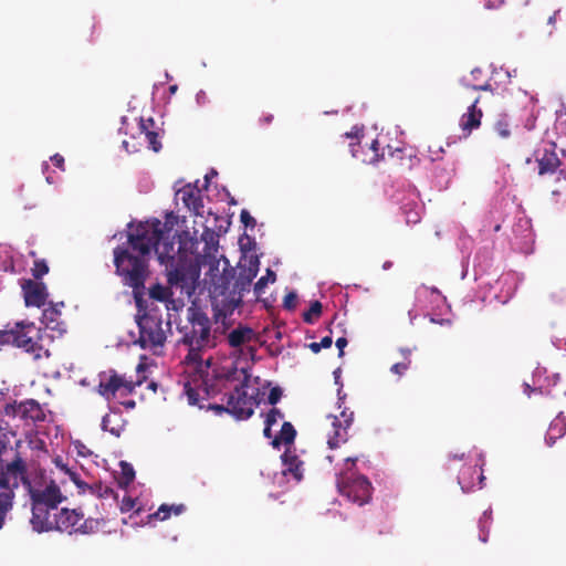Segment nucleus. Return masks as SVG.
<instances>
[{
	"instance_id": "nucleus-1",
	"label": "nucleus",
	"mask_w": 566,
	"mask_h": 566,
	"mask_svg": "<svg viewBox=\"0 0 566 566\" xmlns=\"http://www.w3.org/2000/svg\"><path fill=\"white\" fill-rule=\"evenodd\" d=\"M179 333L180 344L188 349L184 358L188 374L184 390L190 405H198L201 392L211 398L229 382L238 380L239 370L234 364L223 366L211 356L203 357L208 349L217 346V337L211 333L210 318L199 306L188 307L187 322L179 327Z\"/></svg>"
},
{
	"instance_id": "nucleus-2",
	"label": "nucleus",
	"mask_w": 566,
	"mask_h": 566,
	"mask_svg": "<svg viewBox=\"0 0 566 566\" xmlns=\"http://www.w3.org/2000/svg\"><path fill=\"white\" fill-rule=\"evenodd\" d=\"M160 220L140 222L128 233L127 245L114 249V265L122 283L133 290L136 307L145 303V282L150 271L148 258L159 238Z\"/></svg>"
},
{
	"instance_id": "nucleus-3",
	"label": "nucleus",
	"mask_w": 566,
	"mask_h": 566,
	"mask_svg": "<svg viewBox=\"0 0 566 566\" xmlns=\"http://www.w3.org/2000/svg\"><path fill=\"white\" fill-rule=\"evenodd\" d=\"M23 468V473L17 474L14 479L10 478L11 481L9 480V483L11 484H9V490L0 489V530L3 528L7 516L13 509L15 491L19 489L20 483L28 490L32 505H46L51 509H57L59 504L65 500V496L54 481H50L43 490L33 488L28 475V464L24 459Z\"/></svg>"
},
{
	"instance_id": "nucleus-4",
	"label": "nucleus",
	"mask_w": 566,
	"mask_h": 566,
	"mask_svg": "<svg viewBox=\"0 0 566 566\" xmlns=\"http://www.w3.org/2000/svg\"><path fill=\"white\" fill-rule=\"evenodd\" d=\"M169 310V305L165 306L166 318H164L163 310L154 303L146 305L145 302L142 308L137 307L136 323L139 337L136 343L143 349L156 354L164 347L168 335L172 332Z\"/></svg>"
},
{
	"instance_id": "nucleus-5",
	"label": "nucleus",
	"mask_w": 566,
	"mask_h": 566,
	"mask_svg": "<svg viewBox=\"0 0 566 566\" xmlns=\"http://www.w3.org/2000/svg\"><path fill=\"white\" fill-rule=\"evenodd\" d=\"M40 332L41 329L32 322H18L13 328L0 331V344L22 348L32 355L34 360L49 358L51 354L40 343Z\"/></svg>"
},
{
	"instance_id": "nucleus-6",
	"label": "nucleus",
	"mask_w": 566,
	"mask_h": 566,
	"mask_svg": "<svg viewBox=\"0 0 566 566\" xmlns=\"http://www.w3.org/2000/svg\"><path fill=\"white\" fill-rule=\"evenodd\" d=\"M356 462L357 458H346V469L337 474L336 485L343 496L358 505H364L371 497L373 486L366 476L352 471Z\"/></svg>"
},
{
	"instance_id": "nucleus-7",
	"label": "nucleus",
	"mask_w": 566,
	"mask_h": 566,
	"mask_svg": "<svg viewBox=\"0 0 566 566\" xmlns=\"http://www.w3.org/2000/svg\"><path fill=\"white\" fill-rule=\"evenodd\" d=\"M106 521L104 517H86L78 510L62 509L56 513L55 531L66 532L69 534H94L98 532Z\"/></svg>"
},
{
	"instance_id": "nucleus-8",
	"label": "nucleus",
	"mask_w": 566,
	"mask_h": 566,
	"mask_svg": "<svg viewBox=\"0 0 566 566\" xmlns=\"http://www.w3.org/2000/svg\"><path fill=\"white\" fill-rule=\"evenodd\" d=\"M3 413L11 420H15L20 427H30L45 420V413L41 405L34 399L13 401L6 403Z\"/></svg>"
},
{
	"instance_id": "nucleus-9",
	"label": "nucleus",
	"mask_w": 566,
	"mask_h": 566,
	"mask_svg": "<svg viewBox=\"0 0 566 566\" xmlns=\"http://www.w3.org/2000/svg\"><path fill=\"white\" fill-rule=\"evenodd\" d=\"M245 374L244 369H241ZM248 376L244 375V380L234 387V390L228 395L227 398V412L237 419H248L253 415L252 399L247 395L244 387L247 386Z\"/></svg>"
},
{
	"instance_id": "nucleus-10",
	"label": "nucleus",
	"mask_w": 566,
	"mask_h": 566,
	"mask_svg": "<svg viewBox=\"0 0 566 566\" xmlns=\"http://www.w3.org/2000/svg\"><path fill=\"white\" fill-rule=\"evenodd\" d=\"M134 389L135 385L132 381L116 373H112L107 378H102L97 386V392L108 401L117 395L128 396L133 394Z\"/></svg>"
},
{
	"instance_id": "nucleus-11",
	"label": "nucleus",
	"mask_w": 566,
	"mask_h": 566,
	"mask_svg": "<svg viewBox=\"0 0 566 566\" xmlns=\"http://www.w3.org/2000/svg\"><path fill=\"white\" fill-rule=\"evenodd\" d=\"M332 429L327 432V443L331 449L339 447L348 440V429L354 420V412L343 410L340 417L329 416Z\"/></svg>"
},
{
	"instance_id": "nucleus-12",
	"label": "nucleus",
	"mask_w": 566,
	"mask_h": 566,
	"mask_svg": "<svg viewBox=\"0 0 566 566\" xmlns=\"http://www.w3.org/2000/svg\"><path fill=\"white\" fill-rule=\"evenodd\" d=\"M57 509H51L46 505H32V517L30 523L38 533L54 531L56 526Z\"/></svg>"
},
{
	"instance_id": "nucleus-13",
	"label": "nucleus",
	"mask_w": 566,
	"mask_h": 566,
	"mask_svg": "<svg viewBox=\"0 0 566 566\" xmlns=\"http://www.w3.org/2000/svg\"><path fill=\"white\" fill-rule=\"evenodd\" d=\"M22 292L27 306L41 307L45 305L49 294L44 283L27 280L22 284Z\"/></svg>"
},
{
	"instance_id": "nucleus-14",
	"label": "nucleus",
	"mask_w": 566,
	"mask_h": 566,
	"mask_svg": "<svg viewBox=\"0 0 566 566\" xmlns=\"http://www.w3.org/2000/svg\"><path fill=\"white\" fill-rule=\"evenodd\" d=\"M24 472L23 458L19 452L15 453L14 458L10 462H4L0 458V489L9 490L10 478H15L17 474Z\"/></svg>"
},
{
	"instance_id": "nucleus-15",
	"label": "nucleus",
	"mask_w": 566,
	"mask_h": 566,
	"mask_svg": "<svg viewBox=\"0 0 566 566\" xmlns=\"http://www.w3.org/2000/svg\"><path fill=\"white\" fill-rule=\"evenodd\" d=\"M198 276V271L192 268H186L178 265L174 270H170L167 274V280L170 285L186 287L192 284Z\"/></svg>"
},
{
	"instance_id": "nucleus-16",
	"label": "nucleus",
	"mask_w": 566,
	"mask_h": 566,
	"mask_svg": "<svg viewBox=\"0 0 566 566\" xmlns=\"http://www.w3.org/2000/svg\"><path fill=\"white\" fill-rule=\"evenodd\" d=\"M64 307V303H50L42 313V323L46 328L57 331L60 333L65 331V324L61 321V308Z\"/></svg>"
},
{
	"instance_id": "nucleus-17",
	"label": "nucleus",
	"mask_w": 566,
	"mask_h": 566,
	"mask_svg": "<svg viewBox=\"0 0 566 566\" xmlns=\"http://www.w3.org/2000/svg\"><path fill=\"white\" fill-rule=\"evenodd\" d=\"M479 101L480 98L476 97L468 107L467 113H464L460 118V127L467 136L470 135L473 129L479 128L481 125L483 113L481 108L478 107Z\"/></svg>"
},
{
	"instance_id": "nucleus-18",
	"label": "nucleus",
	"mask_w": 566,
	"mask_h": 566,
	"mask_svg": "<svg viewBox=\"0 0 566 566\" xmlns=\"http://www.w3.org/2000/svg\"><path fill=\"white\" fill-rule=\"evenodd\" d=\"M177 196L180 197L184 205L195 214L201 216L203 208L200 190L191 185H186L178 190Z\"/></svg>"
},
{
	"instance_id": "nucleus-19",
	"label": "nucleus",
	"mask_w": 566,
	"mask_h": 566,
	"mask_svg": "<svg viewBox=\"0 0 566 566\" xmlns=\"http://www.w3.org/2000/svg\"><path fill=\"white\" fill-rule=\"evenodd\" d=\"M259 271V260L258 259H251L249 261L248 268H240L239 275L235 279L233 289L234 291H238L239 294H241L244 291H248L252 280L256 276Z\"/></svg>"
},
{
	"instance_id": "nucleus-20",
	"label": "nucleus",
	"mask_w": 566,
	"mask_h": 566,
	"mask_svg": "<svg viewBox=\"0 0 566 566\" xmlns=\"http://www.w3.org/2000/svg\"><path fill=\"white\" fill-rule=\"evenodd\" d=\"M138 127L140 134L145 136V139L148 143V147L156 153L159 151L161 149V143L158 138V133L155 130V120L151 117L146 119L142 117Z\"/></svg>"
},
{
	"instance_id": "nucleus-21",
	"label": "nucleus",
	"mask_w": 566,
	"mask_h": 566,
	"mask_svg": "<svg viewBox=\"0 0 566 566\" xmlns=\"http://www.w3.org/2000/svg\"><path fill=\"white\" fill-rule=\"evenodd\" d=\"M554 148L555 144H552L551 149H545L543 155L537 158L538 174L541 176L554 174L560 166V160Z\"/></svg>"
},
{
	"instance_id": "nucleus-22",
	"label": "nucleus",
	"mask_w": 566,
	"mask_h": 566,
	"mask_svg": "<svg viewBox=\"0 0 566 566\" xmlns=\"http://www.w3.org/2000/svg\"><path fill=\"white\" fill-rule=\"evenodd\" d=\"M281 458L284 465L283 473L292 474L293 478L300 482L303 479V461H301L290 449H286Z\"/></svg>"
},
{
	"instance_id": "nucleus-23",
	"label": "nucleus",
	"mask_w": 566,
	"mask_h": 566,
	"mask_svg": "<svg viewBox=\"0 0 566 566\" xmlns=\"http://www.w3.org/2000/svg\"><path fill=\"white\" fill-rule=\"evenodd\" d=\"M254 337L255 333L251 327L239 325L228 334L227 339L231 347L239 348L252 342Z\"/></svg>"
},
{
	"instance_id": "nucleus-24",
	"label": "nucleus",
	"mask_w": 566,
	"mask_h": 566,
	"mask_svg": "<svg viewBox=\"0 0 566 566\" xmlns=\"http://www.w3.org/2000/svg\"><path fill=\"white\" fill-rule=\"evenodd\" d=\"M566 433V416L559 412L551 422L545 440L548 446H553L555 441Z\"/></svg>"
},
{
	"instance_id": "nucleus-25",
	"label": "nucleus",
	"mask_w": 566,
	"mask_h": 566,
	"mask_svg": "<svg viewBox=\"0 0 566 566\" xmlns=\"http://www.w3.org/2000/svg\"><path fill=\"white\" fill-rule=\"evenodd\" d=\"M101 426L104 431H107L115 437H119L124 430L119 410L111 409V413L103 417Z\"/></svg>"
},
{
	"instance_id": "nucleus-26",
	"label": "nucleus",
	"mask_w": 566,
	"mask_h": 566,
	"mask_svg": "<svg viewBox=\"0 0 566 566\" xmlns=\"http://www.w3.org/2000/svg\"><path fill=\"white\" fill-rule=\"evenodd\" d=\"M164 231L163 223L159 226V238L156 244L151 245V250H155L158 255V260L164 263L166 259H172L171 253L174 252V242L163 241Z\"/></svg>"
},
{
	"instance_id": "nucleus-27",
	"label": "nucleus",
	"mask_w": 566,
	"mask_h": 566,
	"mask_svg": "<svg viewBox=\"0 0 566 566\" xmlns=\"http://www.w3.org/2000/svg\"><path fill=\"white\" fill-rule=\"evenodd\" d=\"M296 437V430L291 422H283L280 433L272 440V446L279 449L282 443L292 444Z\"/></svg>"
},
{
	"instance_id": "nucleus-28",
	"label": "nucleus",
	"mask_w": 566,
	"mask_h": 566,
	"mask_svg": "<svg viewBox=\"0 0 566 566\" xmlns=\"http://www.w3.org/2000/svg\"><path fill=\"white\" fill-rule=\"evenodd\" d=\"M149 297L154 301H159L168 304H174L172 292L169 287L164 286L160 283H156L149 287L148 291Z\"/></svg>"
},
{
	"instance_id": "nucleus-29",
	"label": "nucleus",
	"mask_w": 566,
	"mask_h": 566,
	"mask_svg": "<svg viewBox=\"0 0 566 566\" xmlns=\"http://www.w3.org/2000/svg\"><path fill=\"white\" fill-rule=\"evenodd\" d=\"M88 491L91 494L95 495L98 500L113 497L116 499V495L108 485H104L101 482L94 483L92 485L84 486V492Z\"/></svg>"
},
{
	"instance_id": "nucleus-30",
	"label": "nucleus",
	"mask_w": 566,
	"mask_h": 566,
	"mask_svg": "<svg viewBox=\"0 0 566 566\" xmlns=\"http://www.w3.org/2000/svg\"><path fill=\"white\" fill-rule=\"evenodd\" d=\"M401 209L406 217V222L408 224H416L420 221L421 207L418 202L412 201V202L405 203Z\"/></svg>"
},
{
	"instance_id": "nucleus-31",
	"label": "nucleus",
	"mask_w": 566,
	"mask_h": 566,
	"mask_svg": "<svg viewBox=\"0 0 566 566\" xmlns=\"http://www.w3.org/2000/svg\"><path fill=\"white\" fill-rule=\"evenodd\" d=\"M400 352L403 356V361L396 363L390 367V371L398 376H402L409 369L411 364V360L409 358L411 350L408 348H402L400 349Z\"/></svg>"
},
{
	"instance_id": "nucleus-32",
	"label": "nucleus",
	"mask_w": 566,
	"mask_h": 566,
	"mask_svg": "<svg viewBox=\"0 0 566 566\" xmlns=\"http://www.w3.org/2000/svg\"><path fill=\"white\" fill-rule=\"evenodd\" d=\"M322 310L323 306L319 301L312 302L308 311L303 314V321L307 324H313L321 316Z\"/></svg>"
},
{
	"instance_id": "nucleus-33",
	"label": "nucleus",
	"mask_w": 566,
	"mask_h": 566,
	"mask_svg": "<svg viewBox=\"0 0 566 566\" xmlns=\"http://www.w3.org/2000/svg\"><path fill=\"white\" fill-rule=\"evenodd\" d=\"M275 280H276L275 272L272 271L271 269H268L266 274L264 276H261L254 284V293L256 295H261L264 292V289L266 287L268 283L269 282L273 283V282H275Z\"/></svg>"
},
{
	"instance_id": "nucleus-34",
	"label": "nucleus",
	"mask_w": 566,
	"mask_h": 566,
	"mask_svg": "<svg viewBox=\"0 0 566 566\" xmlns=\"http://www.w3.org/2000/svg\"><path fill=\"white\" fill-rule=\"evenodd\" d=\"M55 463L62 471H64L70 476L74 484L80 489V492H84V486H87V484L80 479V475L76 472L70 470L65 464L61 463L60 459H56Z\"/></svg>"
},
{
	"instance_id": "nucleus-35",
	"label": "nucleus",
	"mask_w": 566,
	"mask_h": 566,
	"mask_svg": "<svg viewBox=\"0 0 566 566\" xmlns=\"http://www.w3.org/2000/svg\"><path fill=\"white\" fill-rule=\"evenodd\" d=\"M122 468V476L119 484L128 485L130 484L135 479V471L133 467L127 462H120Z\"/></svg>"
},
{
	"instance_id": "nucleus-36",
	"label": "nucleus",
	"mask_w": 566,
	"mask_h": 566,
	"mask_svg": "<svg viewBox=\"0 0 566 566\" xmlns=\"http://www.w3.org/2000/svg\"><path fill=\"white\" fill-rule=\"evenodd\" d=\"M49 272V266L45 260H35L32 268V275L34 279L40 280Z\"/></svg>"
},
{
	"instance_id": "nucleus-37",
	"label": "nucleus",
	"mask_w": 566,
	"mask_h": 566,
	"mask_svg": "<svg viewBox=\"0 0 566 566\" xmlns=\"http://www.w3.org/2000/svg\"><path fill=\"white\" fill-rule=\"evenodd\" d=\"M171 511H172V506L171 505L161 504L159 506V509L157 510V512H155L154 514H149L148 515V518L149 520L157 518V520H160V521H165V520H167L170 516Z\"/></svg>"
},
{
	"instance_id": "nucleus-38",
	"label": "nucleus",
	"mask_w": 566,
	"mask_h": 566,
	"mask_svg": "<svg viewBox=\"0 0 566 566\" xmlns=\"http://www.w3.org/2000/svg\"><path fill=\"white\" fill-rule=\"evenodd\" d=\"M494 130L501 138H509L511 136L510 124L506 120H497L494 125Z\"/></svg>"
},
{
	"instance_id": "nucleus-39",
	"label": "nucleus",
	"mask_w": 566,
	"mask_h": 566,
	"mask_svg": "<svg viewBox=\"0 0 566 566\" xmlns=\"http://www.w3.org/2000/svg\"><path fill=\"white\" fill-rule=\"evenodd\" d=\"M217 234L214 231L210 229H206L201 235L202 240L206 242V245L210 249V247H213L218 243Z\"/></svg>"
},
{
	"instance_id": "nucleus-40",
	"label": "nucleus",
	"mask_w": 566,
	"mask_h": 566,
	"mask_svg": "<svg viewBox=\"0 0 566 566\" xmlns=\"http://www.w3.org/2000/svg\"><path fill=\"white\" fill-rule=\"evenodd\" d=\"M297 295L295 292H290L284 296L283 306L285 310L292 311L296 307Z\"/></svg>"
},
{
	"instance_id": "nucleus-41",
	"label": "nucleus",
	"mask_w": 566,
	"mask_h": 566,
	"mask_svg": "<svg viewBox=\"0 0 566 566\" xmlns=\"http://www.w3.org/2000/svg\"><path fill=\"white\" fill-rule=\"evenodd\" d=\"M283 418V413L277 408H272L268 413L265 418V423L270 426H274L279 419Z\"/></svg>"
},
{
	"instance_id": "nucleus-42",
	"label": "nucleus",
	"mask_w": 566,
	"mask_h": 566,
	"mask_svg": "<svg viewBox=\"0 0 566 566\" xmlns=\"http://www.w3.org/2000/svg\"><path fill=\"white\" fill-rule=\"evenodd\" d=\"M282 389L280 387H273L271 388L269 395H268V402L272 406L276 405L281 397H282Z\"/></svg>"
},
{
	"instance_id": "nucleus-43",
	"label": "nucleus",
	"mask_w": 566,
	"mask_h": 566,
	"mask_svg": "<svg viewBox=\"0 0 566 566\" xmlns=\"http://www.w3.org/2000/svg\"><path fill=\"white\" fill-rule=\"evenodd\" d=\"M240 221L247 227V228H254L256 224L255 219L250 214V212L245 209H243L240 213Z\"/></svg>"
},
{
	"instance_id": "nucleus-44",
	"label": "nucleus",
	"mask_w": 566,
	"mask_h": 566,
	"mask_svg": "<svg viewBox=\"0 0 566 566\" xmlns=\"http://www.w3.org/2000/svg\"><path fill=\"white\" fill-rule=\"evenodd\" d=\"M370 149L373 150L374 155L369 158L368 161L370 164L378 163L380 159V155H379V142L377 139L371 142Z\"/></svg>"
},
{
	"instance_id": "nucleus-45",
	"label": "nucleus",
	"mask_w": 566,
	"mask_h": 566,
	"mask_svg": "<svg viewBox=\"0 0 566 566\" xmlns=\"http://www.w3.org/2000/svg\"><path fill=\"white\" fill-rule=\"evenodd\" d=\"M135 504L136 501L134 499H132L130 496H125L120 503V511L123 513L129 512L130 510L134 509Z\"/></svg>"
},
{
	"instance_id": "nucleus-46",
	"label": "nucleus",
	"mask_w": 566,
	"mask_h": 566,
	"mask_svg": "<svg viewBox=\"0 0 566 566\" xmlns=\"http://www.w3.org/2000/svg\"><path fill=\"white\" fill-rule=\"evenodd\" d=\"M51 161L53 163V165L57 168H60L61 170H64V157L60 154H55L51 157Z\"/></svg>"
},
{
	"instance_id": "nucleus-47",
	"label": "nucleus",
	"mask_w": 566,
	"mask_h": 566,
	"mask_svg": "<svg viewBox=\"0 0 566 566\" xmlns=\"http://www.w3.org/2000/svg\"><path fill=\"white\" fill-rule=\"evenodd\" d=\"M467 88H471L474 91H492V86L490 83H484L482 85H471V84H464Z\"/></svg>"
},
{
	"instance_id": "nucleus-48",
	"label": "nucleus",
	"mask_w": 566,
	"mask_h": 566,
	"mask_svg": "<svg viewBox=\"0 0 566 566\" xmlns=\"http://www.w3.org/2000/svg\"><path fill=\"white\" fill-rule=\"evenodd\" d=\"M348 342L345 337H339L336 339V347L339 349V357L344 355V348L347 346Z\"/></svg>"
},
{
	"instance_id": "nucleus-49",
	"label": "nucleus",
	"mask_w": 566,
	"mask_h": 566,
	"mask_svg": "<svg viewBox=\"0 0 566 566\" xmlns=\"http://www.w3.org/2000/svg\"><path fill=\"white\" fill-rule=\"evenodd\" d=\"M333 344V339L331 336H325L321 339L319 345L322 348H329Z\"/></svg>"
},
{
	"instance_id": "nucleus-50",
	"label": "nucleus",
	"mask_w": 566,
	"mask_h": 566,
	"mask_svg": "<svg viewBox=\"0 0 566 566\" xmlns=\"http://www.w3.org/2000/svg\"><path fill=\"white\" fill-rule=\"evenodd\" d=\"M171 506H172L171 513H174L175 515H179L186 510V506L184 504L171 505Z\"/></svg>"
},
{
	"instance_id": "nucleus-51",
	"label": "nucleus",
	"mask_w": 566,
	"mask_h": 566,
	"mask_svg": "<svg viewBox=\"0 0 566 566\" xmlns=\"http://www.w3.org/2000/svg\"><path fill=\"white\" fill-rule=\"evenodd\" d=\"M126 409H134L136 407V401L133 399L124 400L120 402Z\"/></svg>"
},
{
	"instance_id": "nucleus-52",
	"label": "nucleus",
	"mask_w": 566,
	"mask_h": 566,
	"mask_svg": "<svg viewBox=\"0 0 566 566\" xmlns=\"http://www.w3.org/2000/svg\"><path fill=\"white\" fill-rule=\"evenodd\" d=\"M308 348L314 353V354H317L319 353V350L322 349L319 343H311L308 345Z\"/></svg>"
},
{
	"instance_id": "nucleus-53",
	"label": "nucleus",
	"mask_w": 566,
	"mask_h": 566,
	"mask_svg": "<svg viewBox=\"0 0 566 566\" xmlns=\"http://www.w3.org/2000/svg\"><path fill=\"white\" fill-rule=\"evenodd\" d=\"M211 409L218 411V412H222V411H226V408H227V403L226 405H212L210 406Z\"/></svg>"
},
{
	"instance_id": "nucleus-54",
	"label": "nucleus",
	"mask_w": 566,
	"mask_h": 566,
	"mask_svg": "<svg viewBox=\"0 0 566 566\" xmlns=\"http://www.w3.org/2000/svg\"><path fill=\"white\" fill-rule=\"evenodd\" d=\"M271 428H272V426L265 423V427H264V430H263V434H264L265 438H271L272 437Z\"/></svg>"
},
{
	"instance_id": "nucleus-55",
	"label": "nucleus",
	"mask_w": 566,
	"mask_h": 566,
	"mask_svg": "<svg viewBox=\"0 0 566 566\" xmlns=\"http://www.w3.org/2000/svg\"><path fill=\"white\" fill-rule=\"evenodd\" d=\"M213 176H217V171L213 170V169L211 170L210 174L206 175V177H205V179H206V188L208 187V182H209L210 177H213Z\"/></svg>"
},
{
	"instance_id": "nucleus-56",
	"label": "nucleus",
	"mask_w": 566,
	"mask_h": 566,
	"mask_svg": "<svg viewBox=\"0 0 566 566\" xmlns=\"http://www.w3.org/2000/svg\"><path fill=\"white\" fill-rule=\"evenodd\" d=\"M485 7H486L488 9H494V8H496V7H497V4H495V3H493V2H491V1H489V0H488V1H486V3H485Z\"/></svg>"
},
{
	"instance_id": "nucleus-57",
	"label": "nucleus",
	"mask_w": 566,
	"mask_h": 566,
	"mask_svg": "<svg viewBox=\"0 0 566 566\" xmlns=\"http://www.w3.org/2000/svg\"><path fill=\"white\" fill-rule=\"evenodd\" d=\"M344 137H345V138H356V137H357V135H356V134H354V133H345V134H344Z\"/></svg>"
},
{
	"instance_id": "nucleus-58",
	"label": "nucleus",
	"mask_w": 566,
	"mask_h": 566,
	"mask_svg": "<svg viewBox=\"0 0 566 566\" xmlns=\"http://www.w3.org/2000/svg\"><path fill=\"white\" fill-rule=\"evenodd\" d=\"M272 119H273V116H272V115H269V116L264 117V122H265V123H271V122H272Z\"/></svg>"
},
{
	"instance_id": "nucleus-59",
	"label": "nucleus",
	"mask_w": 566,
	"mask_h": 566,
	"mask_svg": "<svg viewBox=\"0 0 566 566\" xmlns=\"http://www.w3.org/2000/svg\"><path fill=\"white\" fill-rule=\"evenodd\" d=\"M169 90H170V92H171V93H175V92L177 91V86H176V85H172V86H170V88H169Z\"/></svg>"
},
{
	"instance_id": "nucleus-60",
	"label": "nucleus",
	"mask_w": 566,
	"mask_h": 566,
	"mask_svg": "<svg viewBox=\"0 0 566 566\" xmlns=\"http://www.w3.org/2000/svg\"><path fill=\"white\" fill-rule=\"evenodd\" d=\"M555 21V15L549 17L548 22L553 23Z\"/></svg>"
},
{
	"instance_id": "nucleus-61",
	"label": "nucleus",
	"mask_w": 566,
	"mask_h": 566,
	"mask_svg": "<svg viewBox=\"0 0 566 566\" xmlns=\"http://www.w3.org/2000/svg\"><path fill=\"white\" fill-rule=\"evenodd\" d=\"M484 479V476L482 474L479 475V480L480 482H482V480Z\"/></svg>"
},
{
	"instance_id": "nucleus-62",
	"label": "nucleus",
	"mask_w": 566,
	"mask_h": 566,
	"mask_svg": "<svg viewBox=\"0 0 566 566\" xmlns=\"http://www.w3.org/2000/svg\"><path fill=\"white\" fill-rule=\"evenodd\" d=\"M46 181H48L49 184H51V182H52V181H51L50 176H46Z\"/></svg>"
},
{
	"instance_id": "nucleus-63",
	"label": "nucleus",
	"mask_w": 566,
	"mask_h": 566,
	"mask_svg": "<svg viewBox=\"0 0 566 566\" xmlns=\"http://www.w3.org/2000/svg\"><path fill=\"white\" fill-rule=\"evenodd\" d=\"M43 167H44V170L49 169V165L48 164H45Z\"/></svg>"
},
{
	"instance_id": "nucleus-64",
	"label": "nucleus",
	"mask_w": 566,
	"mask_h": 566,
	"mask_svg": "<svg viewBox=\"0 0 566 566\" xmlns=\"http://www.w3.org/2000/svg\"><path fill=\"white\" fill-rule=\"evenodd\" d=\"M563 156H566V150H562Z\"/></svg>"
}]
</instances>
